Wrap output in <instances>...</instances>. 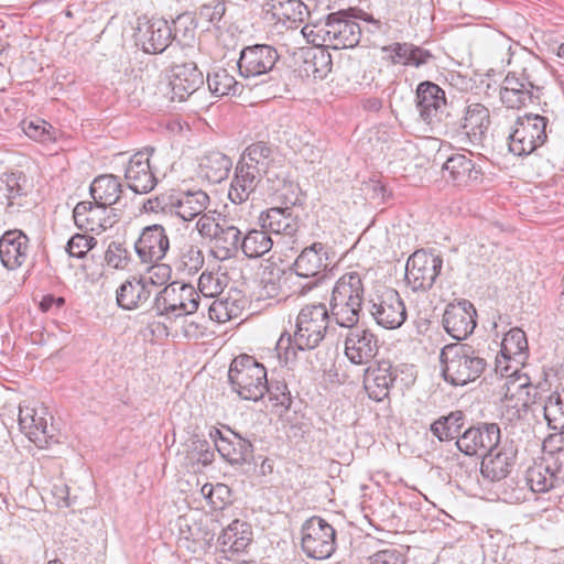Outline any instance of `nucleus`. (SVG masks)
<instances>
[{
  "mask_svg": "<svg viewBox=\"0 0 564 564\" xmlns=\"http://www.w3.org/2000/svg\"><path fill=\"white\" fill-rule=\"evenodd\" d=\"M416 108L420 118L429 126L441 122L446 110L445 91L435 83L422 82L415 91Z\"/></svg>",
  "mask_w": 564,
  "mask_h": 564,
  "instance_id": "f3484780",
  "label": "nucleus"
},
{
  "mask_svg": "<svg viewBox=\"0 0 564 564\" xmlns=\"http://www.w3.org/2000/svg\"><path fill=\"white\" fill-rule=\"evenodd\" d=\"M149 264L147 275L141 276V279L148 280L147 284L150 289L161 286L170 280L172 269L169 264L162 263L161 261Z\"/></svg>",
  "mask_w": 564,
  "mask_h": 564,
  "instance_id": "052dcab7",
  "label": "nucleus"
},
{
  "mask_svg": "<svg viewBox=\"0 0 564 564\" xmlns=\"http://www.w3.org/2000/svg\"><path fill=\"white\" fill-rule=\"evenodd\" d=\"M273 247V240L265 229L249 230L242 238V253L249 259H257L268 253Z\"/></svg>",
  "mask_w": 564,
  "mask_h": 564,
  "instance_id": "c03bdc74",
  "label": "nucleus"
},
{
  "mask_svg": "<svg viewBox=\"0 0 564 564\" xmlns=\"http://www.w3.org/2000/svg\"><path fill=\"white\" fill-rule=\"evenodd\" d=\"M227 285L225 274L203 272L198 279V290L205 297L219 296Z\"/></svg>",
  "mask_w": 564,
  "mask_h": 564,
  "instance_id": "5fc2aeb1",
  "label": "nucleus"
},
{
  "mask_svg": "<svg viewBox=\"0 0 564 564\" xmlns=\"http://www.w3.org/2000/svg\"><path fill=\"white\" fill-rule=\"evenodd\" d=\"M304 70L307 75H312L314 79H324L332 70V56L330 54L319 48L314 52L310 58H306Z\"/></svg>",
  "mask_w": 564,
  "mask_h": 564,
  "instance_id": "603ef678",
  "label": "nucleus"
},
{
  "mask_svg": "<svg viewBox=\"0 0 564 564\" xmlns=\"http://www.w3.org/2000/svg\"><path fill=\"white\" fill-rule=\"evenodd\" d=\"M443 267L440 254L426 250L414 251L406 261L405 280L413 292H426L436 282Z\"/></svg>",
  "mask_w": 564,
  "mask_h": 564,
  "instance_id": "6e6552de",
  "label": "nucleus"
},
{
  "mask_svg": "<svg viewBox=\"0 0 564 564\" xmlns=\"http://www.w3.org/2000/svg\"><path fill=\"white\" fill-rule=\"evenodd\" d=\"M327 20L324 23L306 24L302 28L301 33L307 43L318 47L329 46V34L326 31Z\"/></svg>",
  "mask_w": 564,
  "mask_h": 564,
  "instance_id": "13d9d810",
  "label": "nucleus"
},
{
  "mask_svg": "<svg viewBox=\"0 0 564 564\" xmlns=\"http://www.w3.org/2000/svg\"><path fill=\"white\" fill-rule=\"evenodd\" d=\"M21 128L24 134L33 140L37 141H56L57 135L55 134V129L47 121L34 118L30 120H23L21 122Z\"/></svg>",
  "mask_w": 564,
  "mask_h": 564,
  "instance_id": "3c124183",
  "label": "nucleus"
},
{
  "mask_svg": "<svg viewBox=\"0 0 564 564\" xmlns=\"http://www.w3.org/2000/svg\"><path fill=\"white\" fill-rule=\"evenodd\" d=\"M105 261L115 269H123L128 263V252L121 243L111 242L105 253Z\"/></svg>",
  "mask_w": 564,
  "mask_h": 564,
  "instance_id": "0e129e2a",
  "label": "nucleus"
},
{
  "mask_svg": "<svg viewBox=\"0 0 564 564\" xmlns=\"http://www.w3.org/2000/svg\"><path fill=\"white\" fill-rule=\"evenodd\" d=\"M329 47L334 50L349 48L358 45L361 37L360 25L351 19H343L339 13L327 17Z\"/></svg>",
  "mask_w": 564,
  "mask_h": 564,
  "instance_id": "cd10ccee",
  "label": "nucleus"
},
{
  "mask_svg": "<svg viewBox=\"0 0 564 564\" xmlns=\"http://www.w3.org/2000/svg\"><path fill=\"white\" fill-rule=\"evenodd\" d=\"M404 555L395 550H382L375 553L372 556L368 558L367 564H405Z\"/></svg>",
  "mask_w": 564,
  "mask_h": 564,
  "instance_id": "69168bd1",
  "label": "nucleus"
},
{
  "mask_svg": "<svg viewBox=\"0 0 564 564\" xmlns=\"http://www.w3.org/2000/svg\"><path fill=\"white\" fill-rule=\"evenodd\" d=\"M135 39L145 53H163L172 43V26L163 18H152L139 22Z\"/></svg>",
  "mask_w": 564,
  "mask_h": 564,
  "instance_id": "412c9836",
  "label": "nucleus"
},
{
  "mask_svg": "<svg viewBox=\"0 0 564 564\" xmlns=\"http://www.w3.org/2000/svg\"><path fill=\"white\" fill-rule=\"evenodd\" d=\"M528 350V340L525 333L518 328H511L503 337L501 343V354L508 358H514L525 354Z\"/></svg>",
  "mask_w": 564,
  "mask_h": 564,
  "instance_id": "8fccbe9b",
  "label": "nucleus"
},
{
  "mask_svg": "<svg viewBox=\"0 0 564 564\" xmlns=\"http://www.w3.org/2000/svg\"><path fill=\"white\" fill-rule=\"evenodd\" d=\"M476 310L474 305L462 300L446 306L443 315V326L454 339L463 340L470 335L476 327Z\"/></svg>",
  "mask_w": 564,
  "mask_h": 564,
  "instance_id": "aec40b11",
  "label": "nucleus"
},
{
  "mask_svg": "<svg viewBox=\"0 0 564 564\" xmlns=\"http://www.w3.org/2000/svg\"><path fill=\"white\" fill-rule=\"evenodd\" d=\"M333 321L327 306L323 303L305 305L301 308L293 336L282 334L278 340L279 351L284 349V358L289 360L296 357V350H311L316 348L324 339L328 324ZM281 356V352H279Z\"/></svg>",
  "mask_w": 564,
  "mask_h": 564,
  "instance_id": "f257e3e1",
  "label": "nucleus"
},
{
  "mask_svg": "<svg viewBox=\"0 0 564 564\" xmlns=\"http://www.w3.org/2000/svg\"><path fill=\"white\" fill-rule=\"evenodd\" d=\"M29 238L18 229L8 230L0 237V260L8 270L20 268L28 259Z\"/></svg>",
  "mask_w": 564,
  "mask_h": 564,
  "instance_id": "bb28decb",
  "label": "nucleus"
},
{
  "mask_svg": "<svg viewBox=\"0 0 564 564\" xmlns=\"http://www.w3.org/2000/svg\"><path fill=\"white\" fill-rule=\"evenodd\" d=\"M205 263L203 250L193 243L184 245L180 250V264L189 274L197 273Z\"/></svg>",
  "mask_w": 564,
  "mask_h": 564,
  "instance_id": "864d4df0",
  "label": "nucleus"
},
{
  "mask_svg": "<svg viewBox=\"0 0 564 564\" xmlns=\"http://www.w3.org/2000/svg\"><path fill=\"white\" fill-rule=\"evenodd\" d=\"M490 111L480 102H467L462 118L463 133L469 141H481L490 127Z\"/></svg>",
  "mask_w": 564,
  "mask_h": 564,
  "instance_id": "c756f323",
  "label": "nucleus"
},
{
  "mask_svg": "<svg viewBox=\"0 0 564 564\" xmlns=\"http://www.w3.org/2000/svg\"><path fill=\"white\" fill-rule=\"evenodd\" d=\"M210 198L203 189L176 193L175 215L184 221L193 220L208 207Z\"/></svg>",
  "mask_w": 564,
  "mask_h": 564,
  "instance_id": "f704fd0d",
  "label": "nucleus"
},
{
  "mask_svg": "<svg viewBox=\"0 0 564 564\" xmlns=\"http://www.w3.org/2000/svg\"><path fill=\"white\" fill-rule=\"evenodd\" d=\"M264 19L296 28L308 14L307 7L301 0H267L263 4Z\"/></svg>",
  "mask_w": 564,
  "mask_h": 564,
  "instance_id": "a878e982",
  "label": "nucleus"
},
{
  "mask_svg": "<svg viewBox=\"0 0 564 564\" xmlns=\"http://www.w3.org/2000/svg\"><path fill=\"white\" fill-rule=\"evenodd\" d=\"M503 389L506 400L517 399L524 410L535 403L538 388L531 384L530 378L524 373L516 371L507 379Z\"/></svg>",
  "mask_w": 564,
  "mask_h": 564,
  "instance_id": "58836bf2",
  "label": "nucleus"
},
{
  "mask_svg": "<svg viewBox=\"0 0 564 564\" xmlns=\"http://www.w3.org/2000/svg\"><path fill=\"white\" fill-rule=\"evenodd\" d=\"M274 161V151L268 143H250L243 151L240 163H247L251 170H257L260 174L265 173L270 164Z\"/></svg>",
  "mask_w": 564,
  "mask_h": 564,
  "instance_id": "37998d69",
  "label": "nucleus"
},
{
  "mask_svg": "<svg viewBox=\"0 0 564 564\" xmlns=\"http://www.w3.org/2000/svg\"><path fill=\"white\" fill-rule=\"evenodd\" d=\"M176 203V193L175 192H164L154 197L148 198L142 206V209L145 213H154V214H174L175 215V204Z\"/></svg>",
  "mask_w": 564,
  "mask_h": 564,
  "instance_id": "6e6d98bb",
  "label": "nucleus"
},
{
  "mask_svg": "<svg viewBox=\"0 0 564 564\" xmlns=\"http://www.w3.org/2000/svg\"><path fill=\"white\" fill-rule=\"evenodd\" d=\"M134 249L143 263L162 261L170 249L165 228L158 224L144 227L134 243Z\"/></svg>",
  "mask_w": 564,
  "mask_h": 564,
  "instance_id": "6ab92c4d",
  "label": "nucleus"
},
{
  "mask_svg": "<svg viewBox=\"0 0 564 564\" xmlns=\"http://www.w3.org/2000/svg\"><path fill=\"white\" fill-rule=\"evenodd\" d=\"M242 249L241 231L226 221L221 224L217 235L213 239V256L220 260L235 258Z\"/></svg>",
  "mask_w": 564,
  "mask_h": 564,
  "instance_id": "473e14b6",
  "label": "nucleus"
},
{
  "mask_svg": "<svg viewBox=\"0 0 564 564\" xmlns=\"http://www.w3.org/2000/svg\"><path fill=\"white\" fill-rule=\"evenodd\" d=\"M170 56L173 62L167 84L169 91L165 95L171 101H184L204 84V76L195 58H185L184 55Z\"/></svg>",
  "mask_w": 564,
  "mask_h": 564,
  "instance_id": "423d86ee",
  "label": "nucleus"
},
{
  "mask_svg": "<svg viewBox=\"0 0 564 564\" xmlns=\"http://www.w3.org/2000/svg\"><path fill=\"white\" fill-rule=\"evenodd\" d=\"M364 300V276L357 271H349L335 282L327 310L338 326L352 328L359 322Z\"/></svg>",
  "mask_w": 564,
  "mask_h": 564,
  "instance_id": "f03ea898",
  "label": "nucleus"
},
{
  "mask_svg": "<svg viewBox=\"0 0 564 564\" xmlns=\"http://www.w3.org/2000/svg\"><path fill=\"white\" fill-rule=\"evenodd\" d=\"M547 119L540 115L519 117L507 141H545Z\"/></svg>",
  "mask_w": 564,
  "mask_h": 564,
  "instance_id": "72a5a7b5",
  "label": "nucleus"
},
{
  "mask_svg": "<svg viewBox=\"0 0 564 564\" xmlns=\"http://www.w3.org/2000/svg\"><path fill=\"white\" fill-rule=\"evenodd\" d=\"M541 88L535 84L529 69L524 67L520 74L509 72L500 86V100L510 109L525 107L534 99H539Z\"/></svg>",
  "mask_w": 564,
  "mask_h": 564,
  "instance_id": "1a4fd4ad",
  "label": "nucleus"
},
{
  "mask_svg": "<svg viewBox=\"0 0 564 564\" xmlns=\"http://www.w3.org/2000/svg\"><path fill=\"white\" fill-rule=\"evenodd\" d=\"M199 299L193 285L172 282L156 294L152 310L158 316L177 318L194 314L198 310Z\"/></svg>",
  "mask_w": 564,
  "mask_h": 564,
  "instance_id": "39448f33",
  "label": "nucleus"
},
{
  "mask_svg": "<svg viewBox=\"0 0 564 564\" xmlns=\"http://www.w3.org/2000/svg\"><path fill=\"white\" fill-rule=\"evenodd\" d=\"M97 243L96 239L90 236L76 234L67 242L66 251L70 257L83 258Z\"/></svg>",
  "mask_w": 564,
  "mask_h": 564,
  "instance_id": "680f3d73",
  "label": "nucleus"
},
{
  "mask_svg": "<svg viewBox=\"0 0 564 564\" xmlns=\"http://www.w3.org/2000/svg\"><path fill=\"white\" fill-rule=\"evenodd\" d=\"M177 545L191 553L205 551L214 540V534L202 522H197L186 516L178 517Z\"/></svg>",
  "mask_w": 564,
  "mask_h": 564,
  "instance_id": "393cba45",
  "label": "nucleus"
},
{
  "mask_svg": "<svg viewBox=\"0 0 564 564\" xmlns=\"http://www.w3.org/2000/svg\"><path fill=\"white\" fill-rule=\"evenodd\" d=\"M116 210L95 202H79L73 210V217L77 227L99 235L118 221L119 214Z\"/></svg>",
  "mask_w": 564,
  "mask_h": 564,
  "instance_id": "4468645a",
  "label": "nucleus"
},
{
  "mask_svg": "<svg viewBox=\"0 0 564 564\" xmlns=\"http://www.w3.org/2000/svg\"><path fill=\"white\" fill-rule=\"evenodd\" d=\"M148 280L132 278L124 281L116 292L117 303L123 310H135L149 302L152 289L147 284Z\"/></svg>",
  "mask_w": 564,
  "mask_h": 564,
  "instance_id": "2f4dec72",
  "label": "nucleus"
},
{
  "mask_svg": "<svg viewBox=\"0 0 564 564\" xmlns=\"http://www.w3.org/2000/svg\"><path fill=\"white\" fill-rule=\"evenodd\" d=\"M19 425L29 440L40 446H42V443H47L48 437H52L48 431L46 410L44 408L20 406Z\"/></svg>",
  "mask_w": 564,
  "mask_h": 564,
  "instance_id": "c85d7f7f",
  "label": "nucleus"
},
{
  "mask_svg": "<svg viewBox=\"0 0 564 564\" xmlns=\"http://www.w3.org/2000/svg\"><path fill=\"white\" fill-rule=\"evenodd\" d=\"M153 152L154 148L147 147L134 153L127 164L124 178L128 187L135 194H148L158 184V178L150 165V156Z\"/></svg>",
  "mask_w": 564,
  "mask_h": 564,
  "instance_id": "2eb2a0df",
  "label": "nucleus"
},
{
  "mask_svg": "<svg viewBox=\"0 0 564 564\" xmlns=\"http://www.w3.org/2000/svg\"><path fill=\"white\" fill-rule=\"evenodd\" d=\"M220 227L221 224L216 223L214 217L204 213L198 216L196 229L200 237L205 239H210L213 241Z\"/></svg>",
  "mask_w": 564,
  "mask_h": 564,
  "instance_id": "338daca9",
  "label": "nucleus"
},
{
  "mask_svg": "<svg viewBox=\"0 0 564 564\" xmlns=\"http://www.w3.org/2000/svg\"><path fill=\"white\" fill-rule=\"evenodd\" d=\"M301 545L307 557L326 560L336 549L335 529L319 517H312L301 528Z\"/></svg>",
  "mask_w": 564,
  "mask_h": 564,
  "instance_id": "0eeeda50",
  "label": "nucleus"
},
{
  "mask_svg": "<svg viewBox=\"0 0 564 564\" xmlns=\"http://www.w3.org/2000/svg\"><path fill=\"white\" fill-rule=\"evenodd\" d=\"M89 192L95 203L109 208L120 204L123 189L118 176L105 174L93 181Z\"/></svg>",
  "mask_w": 564,
  "mask_h": 564,
  "instance_id": "c9c22d12",
  "label": "nucleus"
},
{
  "mask_svg": "<svg viewBox=\"0 0 564 564\" xmlns=\"http://www.w3.org/2000/svg\"><path fill=\"white\" fill-rule=\"evenodd\" d=\"M345 338V355L355 365L368 364L379 351V340L368 328L352 327Z\"/></svg>",
  "mask_w": 564,
  "mask_h": 564,
  "instance_id": "4be33fe9",
  "label": "nucleus"
},
{
  "mask_svg": "<svg viewBox=\"0 0 564 564\" xmlns=\"http://www.w3.org/2000/svg\"><path fill=\"white\" fill-rule=\"evenodd\" d=\"M280 55L268 44H254L241 50L237 67L243 78H254L273 72Z\"/></svg>",
  "mask_w": 564,
  "mask_h": 564,
  "instance_id": "f8f14e48",
  "label": "nucleus"
},
{
  "mask_svg": "<svg viewBox=\"0 0 564 564\" xmlns=\"http://www.w3.org/2000/svg\"><path fill=\"white\" fill-rule=\"evenodd\" d=\"M442 373L452 386H465L478 379L487 367L480 350L468 344L446 345L440 355Z\"/></svg>",
  "mask_w": 564,
  "mask_h": 564,
  "instance_id": "7ed1b4c3",
  "label": "nucleus"
},
{
  "mask_svg": "<svg viewBox=\"0 0 564 564\" xmlns=\"http://www.w3.org/2000/svg\"><path fill=\"white\" fill-rule=\"evenodd\" d=\"M210 93L217 97L240 93L241 86L225 68H218L207 75Z\"/></svg>",
  "mask_w": 564,
  "mask_h": 564,
  "instance_id": "de8ad7c7",
  "label": "nucleus"
},
{
  "mask_svg": "<svg viewBox=\"0 0 564 564\" xmlns=\"http://www.w3.org/2000/svg\"><path fill=\"white\" fill-rule=\"evenodd\" d=\"M500 427L496 423H481L467 429L456 441L457 448L467 456L484 457L499 445Z\"/></svg>",
  "mask_w": 564,
  "mask_h": 564,
  "instance_id": "ddd939ff",
  "label": "nucleus"
},
{
  "mask_svg": "<svg viewBox=\"0 0 564 564\" xmlns=\"http://www.w3.org/2000/svg\"><path fill=\"white\" fill-rule=\"evenodd\" d=\"M7 187V213L13 214L19 212L21 207L26 205V189L24 186L25 177L18 173H10L6 175Z\"/></svg>",
  "mask_w": 564,
  "mask_h": 564,
  "instance_id": "a18cd8bd",
  "label": "nucleus"
},
{
  "mask_svg": "<svg viewBox=\"0 0 564 564\" xmlns=\"http://www.w3.org/2000/svg\"><path fill=\"white\" fill-rule=\"evenodd\" d=\"M263 229L292 237L299 229L296 218L293 217L291 208H270L260 216Z\"/></svg>",
  "mask_w": 564,
  "mask_h": 564,
  "instance_id": "4c0bfd02",
  "label": "nucleus"
},
{
  "mask_svg": "<svg viewBox=\"0 0 564 564\" xmlns=\"http://www.w3.org/2000/svg\"><path fill=\"white\" fill-rule=\"evenodd\" d=\"M226 11V3L224 0H216L214 3L204 4L199 8V15L202 19L210 23H217L221 20Z\"/></svg>",
  "mask_w": 564,
  "mask_h": 564,
  "instance_id": "774afa93",
  "label": "nucleus"
},
{
  "mask_svg": "<svg viewBox=\"0 0 564 564\" xmlns=\"http://www.w3.org/2000/svg\"><path fill=\"white\" fill-rule=\"evenodd\" d=\"M247 163L238 162L235 175L228 191V197L234 204L247 202L250 195L256 191L262 174L257 170H251Z\"/></svg>",
  "mask_w": 564,
  "mask_h": 564,
  "instance_id": "7c9ffc66",
  "label": "nucleus"
},
{
  "mask_svg": "<svg viewBox=\"0 0 564 564\" xmlns=\"http://www.w3.org/2000/svg\"><path fill=\"white\" fill-rule=\"evenodd\" d=\"M228 380L234 392L241 399L258 401L268 390L265 367L249 355H239L232 359Z\"/></svg>",
  "mask_w": 564,
  "mask_h": 564,
  "instance_id": "20e7f679",
  "label": "nucleus"
},
{
  "mask_svg": "<svg viewBox=\"0 0 564 564\" xmlns=\"http://www.w3.org/2000/svg\"><path fill=\"white\" fill-rule=\"evenodd\" d=\"M198 165L205 178L212 183H219L227 178L232 162L226 154L219 151H210L199 159Z\"/></svg>",
  "mask_w": 564,
  "mask_h": 564,
  "instance_id": "a19ab883",
  "label": "nucleus"
},
{
  "mask_svg": "<svg viewBox=\"0 0 564 564\" xmlns=\"http://www.w3.org/2000/svg\"><path fill=\"white\" fill-rule=\"evenodd\" d=\"M172 41L175 42L169 51L170 55H184L185 58H196L199 54L195 46L196 19L191 12H184L172 21Z\"/></svg>",
  "mask_w": 564,
  "mask_h": 564,
  "instance_id": "5701e85b",
  "label": "nucleus"
},
{
  "mask_svg": "<svg viewBox=\"0 0 564 564\" xmlns=\"http://www.w3.org/2000/svg\"><path fill=\"white\" fill-rule=\"evenodd\" d=\"M464 425V413L453 411L448 415H443L431 425V432L441 441L455 438Z\"/></svg>",
  "mask_w": 564,
  "mask_h": 564,
  "instance_id": "49530a36",
  "label": "nucleus"
},
{
  "mask_svg": "<svg viewBox=\"0 0 564 564\" xmlns=\"http://www.w3.org/2000/svg\"><path fill=\"white\" fill-rule=\"evenodd\" d=\"M397 369L389 360H380L366 369L364 386L368 397L377 402L389 397L397 379Z\"/></svg>",
  "mask_w": 564,
  "mask_h": 564,
  "instance_id": "b1692460",
  "label": "nucleus"
},
{
  "mask_svg": "<svg viewBox=\"0 0 564 564\" xmlns=\"http://www.w3.org/2000/svg\"><path fill=\"white\" fill-rule=\"evenodd\" d=\"M252 540L250 525L243 521L235 520L218 538V542L223 546V551L239 553L247 549Z\"/></svg>",
  "mask_w": 564,
  "mask_h": 564,
  "instance_id": "ea45409f",
  "label": "nucleus"
},
{
  "mask_svg": "<svg viewBox=\"0 0 564 564\" xmlns=\"http://www.w3.org/2000/svg\"><path fill=\"white\" fill-rule=\"evenodd\" d=\"M518 449L512 441L499 442L495 449L488 452L481 462V475L491 481L507 478L516 464Z\"/></svg>",
  "mask_w": 564,
  "mask_h": 564,
  "instance_id": "a211bd4d",
  "label": "nucleus"
},
{
  "mask_svg": "<svg viewBox=\"0 0 564 564\" xmlns=\"http://www.w3.org/2000/svg\"><path fill=\"white\" fill-rule=\"evenodd\" d=\"M265 393L269 394L271 401H274L275 405L290 409L292 404V398L285 382H268V390Z\"/></svg>",
  "mask_w": 564,
  "mask_h": 564,
  "instance_id": "e2e57ef3",
  "label": "nucleus"
},
{
  "mask_svg": "<svg viewBox=\"0 0 564 564\" xmlns=\"http://www.w3.org/2000/svg\"><path fill=\"white\" fill-rule=\"evenodd\" d=\"M209 317L218 323H226L237 318L241 314V306L236 300L229 297H219L208 307Z\"/></svg>",
  "mask_w": 564,
  "mask_h": 564,
  "instance_id": "09e8293b",
  "label": "nucleus"
},
{
  "mask_svg": "<svg viewBox=\"0 0 564 564\" xmlns=\"http://www.w3.org/2000/svg\"><path fill=\"white\" fill-rule=\"evenodd\" d=\"M369 303L371 316L379 326L386 329H397L406 319L405 305L394 289L383 288Z\"/></svg>",
  "mask_w": 564,
  "mask_h": 564,
  "instance_id": "9d476101",
  "label": "nucleus"
},
{
  "mask_svg": "<svg viewBox=\"0 0 564 564\" xmlns=\"http://www.w3.org/2000/svg\"><path fill=\"white\" fill-rule=\"evenodd\" d=\"M215 433L219 435V438L215 440V446L218 453L230 464H242L252 456L253 446L250 441L236 433L232 438L224 437L219 430H216Z\"/></svg>",
  "mask_w": 564,
  "mask_h": 564,
  "instance_id": "e433bc0d",
  "label": "nucleus"
},
{
  "mask_svg": "<svg viewBox=\"0 0 564 564\" xmlns=\"http://www.w3.org/2000/svg\"><path fill=\"white\" fill-rule=\"evenodd\" d=\"M187 447V459L193 467L195 465L206 466L214 460V451L210 448L208 442L193 440Z\"/></svg>",
  "mask_w": 564,
  "mask_h": 564,
  "instance_id": "4d7b16f0",
  "label": "nucleus"
},
{
  "mask_svg": "<svg viewBox=\"0 0 564 564\" xmlns=\"http://www.w3.org/2000/svg\"><path fill=\"white\" fill-rule=\"evenodd\" d=\"M409 51L410 43L408 42H395L381 47V52L383 53L382 58L393 65L400 64L409 66Z\"/></svg>",
  "mask_w": 564,
  "mask_h": 564,
  "instance_id": "bf43d9fd",
  "label": "nucleus"
},
{
  "mask_svg": "<svg viewBox=\"0 0 564 564\" xmlns=\"http://www.w3.org/2000/svg\"><path fill=\"white\" fill-rule=\"evenodd\" d=\"M558 486L561 485L557 482L556 476L552 474L549 465L540 462L530 466L525 470L523 478L517 481V487L510 491L506 489L503 495L505 499L510 502H522L527 500V488L531 492L544 494Z\"/></svg>",
  "mask_w": 564,
  "mask_h": 564,
  "instance_id": "9b49d317",
  "label": "nucleus"
},
{
  "mask_svg": "<svg viewBox=\"0 0 564 564\" xmlns=\"http://www.w3.org/2000/svg\"><path fill=\"white\" fill-rule=\"evenodd\" d=\"M328 250L326 245L315 241L305 247L296 257L293 263L295 274L301 278L315 279L305 286L307 291L318 285L319 275L327 269L329 264Z\"/></svg>",
  "mask_w": 564,
  "mask_h": 564,
  "instance_id": "dca6fc26",
  "label": "nucleus"
},
{
  "mask_svg": "<svg viewBox=\"0 0 564 564\" xmlns=\"http://www.w3.org/2000/svg\"><path fill=\"white\" fill-rule=\"evenodd\" d=\"M443 171L448 173V180L456 186L467 185L478 174L473 161L462 153L448 156L443 164Z\"/></svg>",
  "mask_w": 564,
  "mask_h": 564,
  "instance_id": "79ce46f5",
  "label": "nucleus"
}]
</instances>
